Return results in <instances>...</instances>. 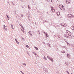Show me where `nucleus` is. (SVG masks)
<instances>
[{
    "label": "nucleus",
    "instance_id": "f257e3e1",
    "mask_svg": "<svg viewBox=\"0 0 74 74\" xmlns=\"http://www.w3.org/2000/svg\"><path fill=\"white\" fill-rule=\"evenodd\" d=\"M3 28L4 30L5 31H7V27L6 26L4 25L3 26Z\"/></svg>",
    "mask_w": 74,
    "mask_h": 74
},
{
    "label": "nucleus",
    "instance_id": "f03ea898",
    "mask_svg": "<svg viewBox=\"0 0 74 74\" xmlns=\"http://www.w3.org/2000/svg\"><path fill=\"white\" fill-rule=\"evenodd\" d=\"M67 16L68 18H72V14H69L67 15Z\"/></svg>",
    "mask_w": 74,
    "mask_h": 74
},
{
    "label": "nucleus",
    "instance_id": "7ed1b4c3",
    "mask_svg": "<svg viewBox=\"0 0 74 74\" xmlns=\"http://www.w3.org/2000/svg\"><path fill=\"white\" fill-rule=\"evenodd\" d=\"M43 70L46 73H48V71L47 68H44Z\"/></svg>",
    "mask_w": 74,
    "mask_h": 74
},
{
    "label": "nucleus",
    "instance_id": "20e7f679",
    "mask_svg": "<svg viewBox=\"0 0 74 74\" xmlns=\"http://www.w3.org/2000/svg\"><path fill=\"white\" fill-rule=\"evenodd\" d=\"M70 0H65V2L66 3V4H69L70 3V2L69 1Z\"/></svg>",
    "mask_w": 74,
    "mask_h": 74
},
{
    "label": "nucleus",
    "instance_id": "39448f33",
    "mask_svg": "<svg viewBox=\"0 0 74 74\" xmlns=\"http://www.w3.org/2000/svg\"><path fill=\"white\" fill-rule=\"evenodd\" d=\"M51 11H52V12H55V10H54V8H52V10H51Z\"/></svg>",
    "mask_w": 74,
    "mask_h": 74
},
{
    "label": "nucleus",
    "instance_id": "423d86ee",
    "mask_svg": "<svg viewBox=\"0 0 74 74\" xmlns=\"http://www.w3.org/2000/svg\"><path fill=\"white\" fill-rule=\"evenodd\" d=\"M71 29H72V30H74V26H72L71 27Z\"/></svg>",
    "mask_w": 74,
    "mask_h": 74
},
{
    "label": "nucleus",
    "instance_id": "0eeeda50",
    "mask_svg": "<svg viewBox=\"0 0 74 74\" xmlns=\"http://www.w3.org/2000/svg\"><path fill=\"white\" fill-rule=\"evenodd\" d=\"M31 31H29L28 33H29V34H30V35L31 36V37H32V33H31Z\"/></svg>",
    "mask_w": 74,
    "mask_h": 74
},
{
    "label": "nucleus",
    "instance_id": "6e6552de",
    "mask_svg": "<svg viewBox=\"0 0 74 74\" xmlns=\"http://www.w3.org/2000/svg\"><path fill=\"white\" fill-rule=\"evenodd\" d=\"M64 37H67L68 38H69L68 37V36H67V35L66 34H65L64 35Z\"/></svg>",
    "mask_w": 74,
    "mask_h": 74
},
{
    "label": "nucleus",
    "instance_id": "1a4fd4ad",
    "mask_svg": "<svg viewBox=\"0 0 74 74\" xmlns=\"http://www.w3.org/2000/svg\"><path fill=\"white\" fill-rule=\"evenodd\" d=\"M32 53H33V54H34V55H36H36L37 56V53H35V52H32Z\"/></svg>",
    "mask_w": 74,
    "mask_h": 74
},
{
    "label": "nucleus",
    "instance_id": "9d476101",
    "mask_svg": "<svg viewBox=\"0 0 74 74\" xmlns=\"http://www.w3.org/2000/svg\"><path fill=\"white\" fill-rule=\"evenodd\" d=\"M15 40L16 41L17 44H19V42H18L17 40H16V39H15Z\"/></svg>",
    "mask_w": 74,
    "mask_h": 74
},
{
    "label": "nucleus",
    "instance_id": "9b49d317",
    "mask_svg": "<svg viewBox=\"0 0 74 74\" xmlns=\"http://www.w3.org/2000/svg\"><path fill=\"white\" fill-rule=\"evenodd\" d=\"M50 60L52 61V62H53V59L52 58H50V59H49Z\"/></svg>",
    "mask_w": 74,
    "mask_h": 74
},
{
    "label": "nucleus",
    "instance_id": "f8f14e48",
    "mask_svg": "<svg viewBox=\"0 0 74 74\" xmlns=\"http://www.w3.org/2000/svg\"><path fill=\"white\" fill-rule=\"evenodd\" d=\"M37 32L38 33L39 35H40V31L39 30H38Z\"/></svg>",
    "mask_w": 74,
    "mask_h": 74
},
{
    "label": "nucleus",
    "instance_id": "ddd939ff",
    "mask_svg": "<svg viewBox=\"0 0 74 74\" xmlns=\"http://www.w3.org/2000/svg\"><path fill=\"white\" fill-rule=\"evenodd\" d=\"M11 26L12 28V29H14V28L13 27V25H12V24H11Z\"/></svg>",
    "mask_w": 74,
    "mask_h": 74
},
{
    "label": "nucleus",
    "instance_id": "4468645a",
    "mask_svg": "<svg viewBox=\"0 0 74 74\" xmlns=\"http://www.w3.org/2000/svg\"><path fill=\"white\" fill-rule=\"evenodd\" d=\"M62 8H61V9H62V10H63V9H64V6L63 5H62Z\"/></svg>",
    "mask_w": 74,
    "mask_h": 74
},
{
    "label": "nucleus",
    "instance_id": "2eb2a0df",
    "mask_svg": "<svg viewBox=\"0 0 74 74\" xmlns=\"http://www.w3.org/2000/svg\"><path fill=\"white\" fill-rule=\"evenodd\" d=\"M65 64H66V65L67 66H68L69 65V63L67 62H65Z\"/></svg>",
    "mask_w": 74,
    "mask_h": 74
},
{
    "label": "nucleus",
    "instance_id": "dca6fc26",
    "mask_svg": "<svg viewBox=\"0 0 74 74\" xmlns=\"http://www.w3.org/2000/svg\"><path fill=\"white\" fill-rule=\"evenodd\" d=\"M23 66H26V64H25V63H23Z\"/></svg>",
    "mask_w": 74,
    "mask_h": 74
},
{
    "label": "nucleus",
    "instance_id": "f3484780",
    "mask_svg": "<svg viewBox=\"0 0 74 74\" xmlns=\"http://www.w3.org/2000/svg\"><path fill=\"white\" fill-rule=\"evenodd\" d=\"M63 25H64L65 27H66L67 26V24H66L65 23H64V24H63Z\"/></svg>",
    "mask_w": 74,
    "mask_h": 74
},
{
    "label": "nucleus",
    "instance_id": "a211bd4d",
    "mask_svg": "<svg viewBox=\"0 0 74 74\" xmlns=\"http://www.w3.org/2000/svg\"><path fill=\"white\" fill-rule=\"evenodd\" d=\"M46 38H48V34H46Z\"/></svg>",
    "mask_w": 74,
    "mask_h": 74
},
{
    "label": "nucleus",
    "instance_id": "6ab92c4d",
    "mask_svg": "<svg viewBox=\"0 0 74 74\" xmlns=\"http://www.w3.org/2000/svg\"><path fill=\"white\" fill-rule=\"evenodd\" d=\"M67 57L68 58H69L70 56V55L69 54H67Z\"/></svg>",
    "mask_w": 74,
    "mask_h": 74
},
{
    "label": "nucleus",
    "instance_id": "aec40b11",
    "mask_svg": "<svg viewBox=\"0 0 74 74\" xmlns=\"http://www.w3.org/2000/svg\"><path fill=\"white\" fill-rule=\"evenodd\" d=\"M45 22H47V21L45 20H44L43 21V23H45Z\"/></svg>",
    "mask_w": 74,
    "mask_h": 74
},
{
    "label": "nucleus",
    "instance_id": "412c9836",
    "mask_svg": "<svg viewBox=\"0 0 74 74\" xmlns=\"http://www.w3.org/2000/svg\"><path fill=\"white\" fill-rule=\"evenodd\" d=\"M68 37H69V38H72V37L71 36V35H69V36Z\"/></svg>",
    "mask_w": 74,
    "mask_h": 74
},
{
    "label": "nucleus",
    "instance_id": "4be33fe9",
    "mask_svg": "<svg viewBox=\"0 0 74 74\" xmlns=\"http://www.w3.org/2000/svg\"><path fill=\"white\" fill-rule=\"evenodd\" d=\"M35 49H36L37 50V51H38V48H37V47H35Z\"/></svg>",
    "mask_w": 74,
    "mask_h": 74
},
{
    "label": "nucleus",
    "instance_id": "5701e85b",
    "mask_svg": "<svg viewBox=\"0 0 74 74\" xmlns=\"http://www.w3.org/2000/svg\"><path fill=\"white\" fill-rule=\"evenodd\" d=\"M61 52L62 53H65V51H62Z\"/></svg>",
    "mask_w": 74,
    "mask_h": 74
},
{
    "label": "nucleus",
    "instance_id": "b1692460",
    "mask_svg": "<svg viewBox=\"0 0 74 74\" xmlns=\"http://www.w3.org/2000/svg\"><path fill=\"white\" fill-rule=\"evenodd\" d=\"M59 8H60V9H61V10H63V9H62V8H61L60 5L59 6Z\"/></svg>",
    "mask_w": 74,
    "mask_h": 74
},
{
    "label": "nucleus",
    "instance_id": "393cba45",
    "mask_svg": "<svg viewBox=\"0 0 74 74\" xmlns=\"http://www.w3.org/2000/svg\"><path fill=\"white\" fill-rule=\"evenodd\" d=\"M43 58L45 59V60H47V59H46V58H45V56H44Z\"/></svg>",
    "mask_w": 74,
    "mask_h": 74
},
{
    "label": "nucleus",
    "instance_id": "a878e982",
    "mask_svg": "<svg viewBox=\"0 0 74 74\" xmlns=\"http://www.w3.org/2000/svg\"><path fill=\"white\" fill-rule=\"evenodd\" d=\"M48 45H49V47H51V44L49 43H48Z\"/></svg>",
    "mask_w": 74,
    "mask_h": 74
},
{
    "label": "nucleus",
    "instance_id": "bb28decb",
    "mask_svg": "<svg viewBox=\"0 0 74 74\" xmlns=\"http://www.w3.org/2000/svg\"><path fill=\"white\" fill-rule=\"evenodd\" d=\"M28 7L29 10H30V8L29 6V5H28Z\"/></svg>",
    "mask_w": 74,
    "mask_h": 74
},
{
    "label": "nucleus",
    "instance_id": "cd10ccee",
    "mask_svg": "<svg viewBox=\"0 0 74 74\" xmlns=\"http://www.w3.org/2000/svg\"><path fill=\"white\" fill-rule=\"evenodd\" d=\"M47 58H48V59H50V58H51L49 57V56H47Z\"/></svg>",
    "mask_w": 74,
    "mask_h": 74
},
{
    "label": "nucleus",
    "instance_id": "c85d7f7f",
    "mask_svg": "<svg viewBox=\"0 0 74 74\" xmlns=\"http://www.w3.org/2000/svg\"><path fill=\"white\" fill-rule=\"evenodd\" d=\"M66 73H67L68 74H70V73H69V72L67 71H66Z\"/></svg>",
    "mask_w": 74,
    "mask_h": 74
},
{
    "label": "nucleus",
    "instance_id": "c756f323",
    "mask_svg": "<svg viewBox=\"0 0 74 74\" xmlns=\"http://www.w3.org/2000/svg\"><path fill=\"white\" fill-rule=\"evenodd\" d=\"M20 72H21V73H22V74H25V73H23V72H22V71H21Z\"/></svg>",
    "mask_w": 74,
    "mask_h": 74
},
{
    "label": "nucleus",
    "instance_id": "7c9ffc66",
    "mask_svg": "<svg viewBox=\"0 0 74 74\" xmlns=\"http://www.w3.org/2000/svg\"><path fill=\"white\" fill-rule=\"evenodd\" d=\"M21 16L22 18H23V14H21Z\"/></svg>",
    "mask_w": 74,
    "mask_h": 74
},
{
    "label": "nucleus",
    "instance_id": "2f4dec72",
    "mask_svg": "<svg viewBox=\"0 0 74 74\" xmlns=\"http://www.w3.org/2000/svg\"><path fill=\"white\" fill-rule=\"evenodd\" d=\"M71 36L72 38H73V34H71Z\"/></svg>",
    "mask_w": 74,
    "mask_h": 74
},
{
    "label": "nucleus",
    "instance_id": "473e14b6",
    "mask_svg": "<svg viewBox=\"0 0 74 74\" xmlns=\"http://www.w3.org/2000/svg\"><path fill=\"white\" fill-rule=\"evenodd\" d=\"M50 7L51 8V10H52V8H53V7L52 6H50Z\"/></svg>",
    "mask_w": 74,
    "mask_h": 74
},
{
    "label": "nucleus",
    "instance_id": "72a5a7b5",
    "mask_svg": "<svg viewBox=\"0 0 74 74\" xmlns=\"http://www.w3.org/2000/svg\"><path fill=\"white\" fill-rule=\"evenodd\" d=\"M19 25L20 26L22 27V25L21 24H20Z\"/></svg>",
    "mask_w": 74,
    "mask_h": 74
},
{
    "label": "nucleus",
    "instance_id": "f704fd0d",
    "mask_svg": "<svg viewBox=\"0 0 74 74\" xmlns=\"http://www.w3.org/2000/svg\"><path fill=\"white\" fill-rule=\"evenodd\" d=\"M7 18L8 20H9V19H10V17H9V16H8L7 17Z\"/></svg>",
    "mask_w": 74,
    "mask_h": 74
},
{
    "label": "nucleus",
    "instance_id": "c9c22d12",
    "mask_svg": "<svg viewBox=\"0 0 74 74\" xmlns=\"http://www.w3.org/2000/svg\"><path fill=\"white\" fill-rule=\"evenodd\" d=\"M21 30L22 31V32H24V31H23L24 30L22 29H21Z\"/></svg>",
    "mask_w": 74,
    "mask_h": 74
},
{
    "label": "nucleus",
    "instance_id": "e433bc0d",
    "mask_svg": "<svg viewBox=\"0 0 74 74\" xmlns=\"http://www.w3.org/2000/svg\"><path fill=\"white\" fill-rule=\"evenodd\" d=\"M12 4H13V5H14V3H13V2H12Z\"/></svg>",
    "mask_w": 74,
    "mask_h": 74
},
{
    "label": "nucleus",
    "instance_id": "4c0bfd02",
    "mask_svg": "<svg viewBox=\"0 0 74 74\" xmlns=\"http://www.w3.org/2000/svg\"><path fill=\"white\" fill-rule=\"evenodd\" d=\"M29 47V46H28V45H26V47Z\"/></svg>",
    "mask_w": 74,
    "mask_h": 74
},
{
    "label": "nucleus",
    "instance_id": "58836bf2",
    "mask_svg": "<svg viewBox=\"0 0 74 74\" xmlns=\"http://www.w3.org/2000/svg\"><path fill=\"white\" fill-rule=\"evenodd\" d=\"M43 33H44V34H47V33H46L45 32H43Z\"/></svg>",
    "mask_w": 74,
    "mask_h": 74
},
{
    "label": "nucleus",
    "instance_id": "ea45409f",
    "mask_svg": "<svg viewBox=\"0 0 74 74\" xmlns=\"http://www.w3.org/2000/svg\"><path fill=\"white\" fill-rule=\"evenodd\" d=\"M60 25H61V26H62L63 25V24H60Z\"/></svg>",
    "mask_w": 74,
    "mask_h": 74
},
{
    "label": "nucleus",
    "instance_id": "a19ab883",
    "mask_svg": "<svg viewBox=\"0 0 74 74\" xmlns=\"http://www.w3.org/2000/svg\"><path fill=\"white\" fill-rule=\"evenodd\" d=\"M68 32H69V31L67 30V31H66V33H68Z\"/></svg>",
    "mask_w": 74,
    "mask_h": 74
},
{
    "label": "nucleus",
    "instance_id": "79ce46f5",
    "mask_svg": "<svg viewBox=\"0 0 74 74\" xmlns=\"http://www.w3.org/2000/svg\"><path fill=\"white\" fill-rule=\"evenodd\" d=\"M67 45H69V43L68 42H67Z\"/></svg>",
    "mask_w": 74,
    "mask_h": 74
},
{
    "label": "nucleus",
    "instance_id": "37998d69",
    "mask_svg": "<svg viewBox=\"0 0 74 74\" xmlns=\"http://www.w3.org/2000/svg\"><path fill=\"white\" fill-rule=\"evenodd\" d=\"M21 28H22V29H23V26H21Z\"/></svg>",
    "mask_w": 74,
    "mask_h": 74
},
{
    "label": "nucleus",
    "instance_id": "c03bdc74",
    "mask_svg": "<svg viewBox=\"0 0 74 74\" xmlns=\"http://www.w3.org/2000/svg\"><path fill=\"white\" fill-rule=\"evenodd\" d=\"M58 13H59V15H60V12H58Z\"/></svg>",
    "mask_w": 74,
    "mask_h": 74
},
{
    "label": "nucleus",
    "instance_id": "a18cd8bd",
    "mask_svg": "<svg viewBox=\"0 0 74 74\" xmlns=\"http://www.w3.org/2000/svg\"><path fill=\"white\" fill-rule=\"evenodd\" d=\"M23 30H25V29H24V28H23Z\"/></svg>",
    "mask_w": 74,
    "mask_h": 74
},
{
    "label": "nucleus",
    "instance_id": "49530a36",
    "mask_svg": "<svg viewBox=\"0 0 74 74\" xmlns=\"http://www.w3.org/2000/svg\"><path fill=\"white\" fill-rule=\"evenodd\" d=\"M62 26H63V27H64V25H62Z\"/></svg>",
    "mask_w": 74,
    "mask_h": 74
},
{
    "label": "nucleus",
    "instance_id": "de8ad7c7",
    "mask_svg": "<svg viewBox=\"0 0 74 74\" xmlns=\"http://www.w3.org/2000/svg\"><path fill=\"white\" fill-rule=\"evenodd\" d=\"M43 44H45V42H43Z\"/></svg>",
    "mask_w": 74,
    "mask_h": 74
},
{
    "label": "nucleus",
    "instance_id": "09e8293b",
    "mask_svg": "<svg viewBox=\"0 0 74 74\" xmlns=\"http://www.w3.org/2000/svg\"><path fill=\"white\" fill-rule=\"evenodd\" d=\"M6 16H7V17H8V15H7V14H6Z\"/></svg>",
    "mask_w": 74,
    "mask_h": 74
},
{
    "label": "nucleus",
    "instance_id": "8fccbe9b",
    "mask_svg": "<svg viewBox=\"0 0 74 74\" xmlns=\"http://www.w3.org/2000/svg\"><path fill=\"white\" fill-rule=\"evenodd\" d=\"M32 33H33L34 34V31H32Z\"/></svg>",
    "mask_w": 74,
    "mask_h": 74
},
{
    "label": "nucleus",
    "instance_id": "3c124183",
    "mask_svg": "<svg viewBox=\"0 0 74 74\" xmlns=\"http://www.w3.org/2000/svg\"><path fill=\"white\" fill-rule=\"evenodd\" d=\"M35 24H36V25H37V24H36V23H35Z\"/></svg>",
    "mask_w": 74,
    "mask_h": 74
},
{
    "label": "nucleus",
    "instance_id": "603ef678",
    "mask_svg": "<svg viewBox=\"0 0 74 74\" xmlns=\"http://www.w3.org/2000/svg\"><path fill=\"white\" fill-rule=\"evenodd\" d=\"M64 47L65 48H66V47L64 46Z\"/></svg>",
    "mask_w": 74,
    "mask_h": 74
},
{
    "label": "nucleus",
    "instance_id": "864d4df0",
    "mask_svg": "<svg viewBox=\"0 0 74 74\" xmlns=\"http://www.w3.org/2000/svg\"><path fill=\"white\" fill-rule=\"evenodd\" d=\"M51 2H52V0L51 1Z\"/></svg>",
    "mask_w": 74,
    "mask_h": 74
},
{
    "label": "nucleus",
    "instance_id": "5fc2aeb1",
    "mask_svg": "<svg viewBox=\"0 0 74 74\" xmlns=\"http://www.w3.org/2000/svg\"><path fill=\"white\" fill-rule=\"evenodd\" d=\"M54 37H56V35H54Z\"/></svg>",
    "mask_w": 74,
    "mask_h": 74
},
{
    "label": "nucleus",
    "instance_id": "6e6d98bb",
    "mask_svg": "<svg viewBox=\"0 0 74 74\" xmlns=\"http://www.w3.org/2000/svg\"><path fill=\"white\" fill-rule=\"evenodd\" d=\"M0 64H1V62H0Z\"/></svg>",
    "mask_w": 74,
    "mask_h": 74
},
{
    "label": "nucleus",
    "instance_id": "4d7b16f0",
    "mask_svg": "<svg viewBox=\"0 0 74 74\" xmlns=\"http://www.w3.org/2000/svg\"><path fill=\"white\" fill-rule=\"evenodd\" d=\"M69 34H68V35H69Z\"/></svg>",
    "mask_w": 74,
    "mask_h": 74
},
{
    "label": "nucleus",
    "instance_id": "13d9d810",
    "mask_svg": "<svg viewBox=\"0 0 74 74\" xmlns=\"http://www.w3.org/2000/svg\"><path fill=\"white\" fill-rule=\"evenodd\" d=\"M57 15H59V14H57Z\"/></svg>",
    "mask_w": 74,
    "mask_h": 74
},
{
    "label": "nucleus",
    "instance_id": "bf43d9fd",
    "mask_svg": "<svg viewBox=\"0 0 74 74\" xmlns=\"http://www.w3.org/2000/svg\"><path fill=\"white\" fill-rule=\"evenodd\" d=\"M46 1H48V0H46Z\"/></svg>",
    "mask_w": 74,
    "mask_h": 74
},
{
    "label": "nucleus",
    "instance_id": "052dcab7",
    "mask_svg": "<svg viewBox=\"0 0 74 74\" xmlns=\"http://www.w3.org/2000/svg\"><path fill=\"white\" fill-rule=\"evenodd\" d=\"M46 1H48V0H46Z\"/></svg>",
    "mask_w": 74,
    "mask_h": 74
},
{
    "label": "nucleus",
    "instance_id": "680f3d73",
    "mask_svg": "<svg viewBox=\"0 0 74 74\" xmlns=\"http://www.w3.org/2000/svg\"><path fill=\"white\" fill-rule=\"evenodd\" d=\"M46 1H48V0H46Z\"/></svg>",
    "mask_w": 74,
    "mask_h": 74
},
{
    "label": "nucleus",
    "instance_id": "e2e57ef3",
    "mask_svg": "<svg viewBox=\"0 0 74 74\" xmlns=\"http://www.w3.org/2000/svg\"><path fill=\"white\" fill-rule=\"evenodd\" d=\"M57 0V1H58V0Z\"/></svg>",
    "mask_w": 74,
    "mask_h": 74
},
{
    "label": "nucleus",
    "instance_id": "0e129e2a",
    "mask_svg": "<svg viewBox=\"0 0 74 74\" xmlns=\"http://www.w3.org/2000/svg\"><path fill=\"white\" fill-rule=\"evenodd\" d=\"M37 56H38V55H37Z\"/></svg>",
    "mask_w": 74,
    "mask_h": 74
}]
</instances>
